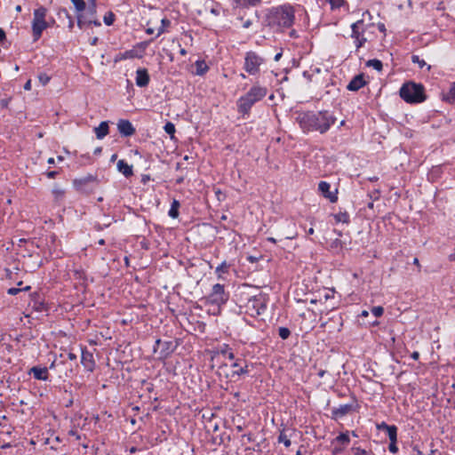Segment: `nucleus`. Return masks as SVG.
<instances>
[{"label": "nucleus", "mask_w": 455, "mask_h": 455, "mask_svg": "<svg viewBox=\"0 0 455 455\" xmlns=\"http://www.w3.org/2000/svg\"><path fill=\"white\" fill-rule=\"evenodd\" d=\"M117 170L123 173L125 178H130L133 175L132 166L128 164L124 160L117 162Z\"/></svg>", "instance_id": "5701e85b"}, {"label": "nucleus", "mask_w": 455, "mask_h": 455, "mask_svg": "<svg viewBox=\"0 0 455 455\" xmlns=\"http://www.w3.org/2000/svg\"><path fill=\"white\" fill-rule=\"evenodd\" d=\"M70 16L71 15L67 8L59 7L57 9V17L63 24H65L66 20L69 19Z\"/></svg>", "instance_id": "72a5a7b5"}, {"label": "nucleus", "mask_w": 455, "mask_h": 455, "mask_svg": "<svg viewBox=\"0 0 455 455\" xmlns=\"http://www.w3.org/2000/svg\"><path fill=\"white\" fill-rule=\"evenodd\" d=\"M399 95L405 102L410 104L422 103L427 100L424 85L411 81L402 85Z\"/></svg>", "instance_id": "39448f33"}, {"label": "nucleus", "mask_w": 455, "mask_h": 455, "mask_svg": "<svg viewBox=\"0 0 455 455\" xmlns=\"http://www.w3.org/2000/svg\"><path fill=\"white\" fill-rule=\"evenodd\" d=\"M351 451L353 455H375L371 451H366L355 445L351 448Z\"/></svg>", "instance_id": "ea45409f"}, {"label": "nucleus", "mask_w": 455, "mask_h": 455, "mask_svg": "<svg viewBox=\"0 0 455 455\" xmlns=\"http://www.w3.org/2000/svg\"><path fill=\"white\" fill-rule=\"evenodd\" d=\"M86 9H89L90 12H93L94 9H97V0H86Z\"/></svg>", "instance_id": "864d4df0"}, {"label": "nucleus", "mask_w": 455, "mask_h": 455, "mask_svg": "<svg viewBox=\"0 0 455 455\" xmlns=\"http://www.w3.org/2000/svg\"><path fill=\"white\" fill-rule=\"evenodd\" d=\"M28 374L33 375V377L37 380L46 381L49 379L47 367L34 366L29 370Z\"/></svg>", "instance_id": "a211bd4d"}, {"label": "nucleus", "mask_w": 455, "mask_h": 455, "mask_svg": "<svg viewBox=\"0 0 455 455\" xmlns=\"http://www.w3.org/2000/svg\"><path fill=\"white\" fill-rule=\"evenodd\" d=\"M47 9L40 6L34 10L32 20V36L34 41H37L43 34V31L48 28V22L45 20Z\"/></svg>", "instance_id": "423d86ee"}, {"label": "nucleus", "mask_w": 455, "mask_h": 455, "mask_svg": "<svg viewBox=\"0 0 455 455\" xmlns=\"http://www.w3.org/2000/svg\"><path fill=\"white\" fill-rule=\"evenodd\" d=\"M170 25H171V21L168 19H166V18L163 19L161 20V26L158 28L156 37H158L159 36L164 34L165 31V28L169 27Z\"/></svg>", "instance_id": "a18cd8bd"}, {"label": "nucleus", "mask_w": 455, "mask_h": 455, "mask_svg": "<svg viewBox=\"0 0 455 455\" xmlns=\"http://www.w3.org/2000/svg\"><path fill=\"white\" fill-rule=\"evenodd\" d=\"M267 93V87L254 84L244 95L237 100L238 113L243 116L249 115L253 105L264 99Z\"/></svg>", "instance_id": "7ed1b4c3"}, {"label": "nucleus", "mask_w": 455, "mask_h": 455, "mask_svg": "<svg viewBox=\"0 0 455 455\" xmlns=\"http://www.w3.org/2000/svg\"><path fill=\"white\" fill-rule=\"evenodd\" d=\"M331 185L327 181H320L318 183V190L322 194V196L327 199L331 203H336L338 201V188H335L334 191H331Z\"/></svg>", "instance_id": "ddd939ff"}, {"label": "nucleus", "mask_w": 455, "mask_h": 455, "mask_svg": "<svg viewBox=\"0 0 455 455\" xmlns=\"http://www.w3.org/2000/svg\"><path fill=\"white\" fill-rule=\"evenodd\" d=\"M366 66L371 67L374 69H376L377 71H381L383 68L382 62L378 59L369 60L368 61H366Z\"/></svg>", "instance_id": "4c0bfd02"}, {"label": "nucleus", "mask_w": 455, "mask_h": 455, "mask_svg": "<svg viewBox=\"0 0 455 455\" xmlns=\"http://www.w3.org/2000/svg\"><path fill=\"white\" fill-rule=\"evenodd\" d=\"M295 20L294 8L290 4L278 5L267 10L263 24L276 32L291 28Z\"/></svg>", "instance_id": "f03ea898"}, {"label": "nucleus", "mask_w": 455, "mask_h": 455, "mask_svg": "<svg viewBox=\"0 0 455 455\" xmlns=\"http://www.w3.org/2000/svg\"><path fill=\"white\" fill-rule=\"evenodd\" d=\"M330 5L331 10L339 9L342 7L345 4V0H326Z\"/></svg>", "instance_id": "49530a36"}, {"label": "nucleus", "mask_w": 455, "mask_h": 455, "mask_svg": "<svg viewBox=\"0 0 455 455\" xmlns=\"http://www.w3.org/2000/svg\"><path fill=\"white\" fill-rule=\"evenodd\" d=\"M96 138L98 140L104 139L109 132V125L108 121H102L99 126L94 128Z\"/></svg>", "instance_id": "4be33fe9"}, {"label": "nucleus", "mask_w": 455, "mask_h": 455, "mask_svg": "<svg viewBox=\"0 0 455 455\" xmlns=\"http://www.w3.org/2000/svg\"><path fill=\"white\" fill-rule=\"evenodd\" d=\"M180 207V203L176 200V199H173L172 202V204H171V208L168 212V215L172 218V219H176L179 217V209Z\"/></svg>", "instance_id": "2f4dec72"}, {"label": "nucleus", "mask_w": 455, "mask_h": 455, "mask_svg": "<svg viewBox=\"0 0 455 455\" xmlns=\"http://www.w3.org/2000/svg\"><path fill=\"white\" fill-rule=\"evenodd\" d=\"M153 40L154 39H150L148 41H143V42L138 43L136 44V47L141 49V51L144 52L146 50V48L148 46V44L153 42Z\"/></svg>", "instance_id": "5fc2aeb1"}, {"label": "nucleus", "mask_w": 455, "mask_h": 455, "mask_svg": "<svg viewBox=\"0 0 455 455\" xmlns=\"http://www.w3.org/2000/svg\"><path fill=\"white\" fill-rule=\"evenodd\" d=\"M330 247L335 251L336 253H339L343 250V242L340 239L336 238L331 241Z\"/></svg>", "instance_id": "58836bf2"}, {"label": "nucleus", "mask_w": 455, "mask_h": 455, "mask_svg": "<svg viewBox=\"0 0 455 455\" xmlns=\"http://www.w3.org/2000/svg\"><path fill=\"white\" fill-rule=\"evenodd\" d=\"M196 65V75L204 76L208 70L209 67L204 60H197Z\"/></svg>", "instance_id": "cd10ccee"}, {"label": "nucleus", "mask_w": 455, "mask_h": 455, "mask_svg": "<svg viewBox=\"0 0 455 455\" xmlns=\"http://www.w3.org/2000/svg\"><path fill=\"white\" fill-rule=\"evenodd\" d=\"M242 362L244 363V360L237 359L231 364V367L235 369L231 373L232 378H234L235 376L245 375L249 372L248 365L247 364L242 365Z\"/></svg>", "instance_id": "aec40b11"}, {"label": "nucleus", "mask_w": 455, "mask_h": 455, "mask_svg": "<svg viewBox=\"0 0 455 455\" xmlns=\"http://www.w3.org/2000/svg\"><path fill=\"white\" fill-rule=\"evenodd\" d=\"M337 117L329 110L302 111L296 116V122L304 132L326 133L336 123Z\"/></svg>", "instance_id": "f257e3e1"}, {"label": "nucleus", "mask_w": 455, "mask_h": 455, "mask_svg": "<svg viewBox=\"0 0 455 455\" xmlns=\"http://www.w3.org/2000/svg\"><path fill=\"white\" fill-rule=\"evenodd\" d=\"M349 443H350V438H349L348 431L339 433V435L338 436H336L331 442L332 444L338 443L344 447H347Z\"/></svg>", "instance_id": "393cba45"}, {"label": "nucleus", "mask_w": 455, "mask_h": 455, "mask_svg": "<svg viewBox=\"0 0 455 455\" xmlns=\"http://www.w3.org/2000/svg\"><path fill=\"white\" fill-rule=\"evenodd\" d=\"M368 196L370 197V199L371 201H376V200H378L379 198V190H374L371 194H368Z\"/></svg>", "instance_id": "13d9d810"}, {"label": "nucleus", "mask_w": 455, "mask_h": 455, "mask_svg": "<svg viewBox=\"0 0 455 455\" xmlns=\"http://www.w3.org/2000/svg\"><path fill=\"white\" fill-rule=\"evenodd\" d=\"M218 353L222 355H227L228 358L230 360L235 359V355L232 351V348L228 344H222L221 346H220Z\"/></svg>", "instance_id": "c756f323"}, {"label": "nucleus", "mask_w": 455, "mask_h": 455, "mask_svg": "<svg viewBox=\"0 0 455 455\" xmlns=\"http://www.w3.org/2000/svg\"><path fill=\"white\" fill-rule=\"evenodd\" d=\"M371 313L375 317H380L384 314V307L381 306L373 307Z\"/></svg>", "instance_id": "09e8293b"}, {"label": "nucleus", "mask_w": 455, "mask_h": 455, "mask_svg": "<svg viewBox=\"0 0 455 455\" xmlns=\"http://www.w3.org/2000/svg\"><path fill=\"white\" fill-rule=\"evenodd\" d=\"M278 335L282 339H287L291 336V331L287 327H279Z\"/></svg>", "instance_id": "c03bdc74"}, {"label": "nucleus", "mask_w": 455, "mask_h": 455, "mask_svg": "<svg viewBox=\"0 0 455 455\" xmlns=\"http://www.w3.org/2000/svg\"><path fill=\"white\" fill-rule=\"evenodd\" d=\"M20 291H21V289H20V288H15V287H12V288H9V289L7 290V293H8L9 295H17V294H19Z\"/></svg>", "instance_id": "052dcab7"}, {"label": "nucleus", "mask_w": 455, "mask_h": 455, "mask_svg": "<svg viewBox=\"0 0 455 455\" xmlns=\"http://www.w3.org/2000/svg\"><path fill=\"white\" fill-rule=\"evenodd\" d=\"M351 37L354 39L355 45V52H358L361 47L367 42V38L364 36V22L363 20H359L351 25Z\"/></svg>", "instance_id": "9d476101"}, {"label": "nucleus", "mask_w": 455, "mask_h": 455, "mask_svg": "<svg viewBox=\"0 0 455 455\" xmlns=\"http://www.w3.org/2000/svg\"><path fill=\"white\" fill-rule=\"evenodd\" d=\"M143 384L146 385V390L148 392V393H151L154 391L155 389V386L153 383L151 382H147L146 380L143 381Z\"/></svg>", "instance_id": "0e129e2a"}, {"label": "nucleus", "mask_w": 455, "mask_h": 455, "mask_svg": "<svg viewBox=\"0 0 455 455\" xmlns=\"http://www.w3.org/2000/svg\"><path fill=\"white\" fill-rule=\"evenodd\" d=\"M66 365V363L63 361L58 362L57 360H54L49 366L48 370H54L57 371L58 368L63 367Z\"/></svg>", "instance_id": "3c124183"}, {"label": "nucleus", "mask_w": 455, "mask_h": 455, "mask_svg": "<svg viewBox=\"0 0 455 455\" xmlns=\"http://www.w3.org/2000/svg\"><path fill=\"white\" fill-rule=\"evenodd\" d=\"M52 192L55 201L60 202L63 200L65 196V190L61 188L59 185L56 184L52 188Z\"/></svg>", "instance_id": "f704fd0d"}, {"label": "nucleus", "mask_w": 455, "mask_h": 455, "mask_svg": "<svg viewBox=\"0 0 455 455\" xmlns=\"http://www.w3.org/2000/svg\"><path fill=\"white\" fill-rule=\"evenodd\" d=\"M29 306L36 312L48 311L49 307L43 294L35 291L29 294Z\"/></svg>", "instance_id": "f8f14e48"}, {"label": "nucleus", "mask_w": 455, "mask_h": 455, "mask_svg": "<svg viewBox=\"0 0 455 455\" xmlns=\"http://www.w3.org/2000/svg\"><path fill=\"white\" fill-rule=\"evenodd\" d=\"M67 23V27L68 28L69 30H72L74 28V26H75V21H74V19L72 16L69 17V19H68L65 22V24Z\"/></svg>", "instance_id": "e2e57ef3"}, {"label": "nucleus", "mask_w": 455, "mask_h": 455, "mask_svg": "<svg viewBox=\"0 0 455 455\" xmlns=\"http://www.w3.org/2000/svg\"><path fill=\"white\" fill-rule=\"evenodd\" d=\"M376 427L378 430L385 431L387 435L395 431H398V428L395 425H388L385 421L377 424Z\"/></svg>", "instance_id": "c85d7f7f"}, {"label": "nucleus", "mask_w": 455, "mask_h": 455, "mask_svg": "<svg viewBox=\"0 0 455 455\" xmlns=\"http://www.w3.org/2000/svg\"><path fill=\"white\" fill-rule=\"evenodd\" d=\"M74 5V8L76 12V18L82 15V12L86 9V3L84 0H70Z\"/></svg>", "instance_id": "7c9ffc66"}, {"label": "nucleus", "mask_w": 455, "mask_h": 455, "mask_svg": "<svg viewBox=\"0 0 455 455\" xmlns=\"http://www.w3.org/2000/svg\"><path fill=\"white\" fill-rule=\"evenodd\" d=\"M265 62V59L255 52L250 51L245 53L243 69L250 75L254 76L259 72V67Z\"/></svg>", "instance_id": "1a4fd4ad"}, {"label": "nucleus", "mask_w": 455, "mask_h": 455, "mask_svg": "<svg viewBox=\"0 0 455 455\" xmlns=\"http://www.w3.org/2000/svg\"><path fill=\"white\" fill-rule=\"evenodd\" d=\"M162 343H163V340L161 339H157L155 341V345L153 347V352L154 353H157V350L159 349V347L161 348Z\"/></svg>", "instance_id": "680f3d73"}, {"label": "nucleus", "mask_w": 455, "mask_h": 455, "mask_svg": "<svg viewBox=\"0 0 455 455\" xmlns=\"http://www.w3.org/2000/svg\"><path fill=\"white\" fill-rule=\"evenodd\" d=\"M143 57V54H139L136 50L134 49H132V50H128V51H125L124 52H120L116 57V61L117 60H127V59H134V58H138V59H140Z\"/></svg>", "instance_id": "b1692460"}, {"label": "nucleus", "mask_w": 455, "mask_h": 455, "mask_svg": "<svg viewBox=\"0 0 455 455\" xmlns=\"http://www.w3.org/2000/svg\"><path fill=\"white\" fill-rule=\"evenodd\" d=\"M268 302V296L265 293L259 292L256 295L249 296L240 299L239 308L242 312L249 315L251 317H257L267 309Z\"/></svg>", "instance_id": "20e7f679"}, {"label": "nucleus", "mask_w": 455, "mask_h": 455, "mask_svg": "<svg viewBox=\"0 0 455 455\" xmlns=\"http://www.w3.org/2000/svg\"><path fill=\"white\" fill-rule=\"evenodd\" d=\"M77 26L79 28L83 29L84 28L90 27L91 25H93L95 27H100L101 23L97 19V16L93 19H87V17H84L82 15L77 17Z\"/></svg>", "instance_id": "412c9836"}, {"label": "nucleus", "mask_w": 455, "mask_h": 455, "mask_svg": "<svg viewBox=\"0 0 455 455\" xmlns=\"http://www.w3.org/2000/svg\"><path fill=\"white\" fill-rule=\"evenodd\" d=\"M81 363L87 371L92 372L95 369L93 355L87 350L86 347L82 348Z\"/></svg>", "instance_id": "4468645a"}, {"label": "nucleus", "mask_w": 455, "mask_h": 455, "mask_svg": "<svg viewBox=\"0 0 455 455\" xmlns=\"http://www.w3.org/2000/svg\"><path fill=\"white\" fill-rule=\"evenodd\" d=\"M230 267V264H228L226 260L222 261L215 269V273L218 277L220 278L222 274L228 273Z\"/></svg>", "instance_id": "c9c22d12"}, {"label": "nucleus", "mask_w": 455, "mask_h": 455, "mask_svg": "<svg viewBox=\"0 0 455 455\" xmlns=\"http://www.w3.org/2000/svg\"><path fill=\"white\" fill-rule=\"evenodd\" d=\"M117 130L123 137H131L136 132L132 124L127 119H119L118 120Z\"/></svg>", "instance_id": "2eb2a0df"}, {"label": "nucleus", "mask_w": 455, "mask_h": 455, "mask_svg": "<svg viewBox=\"0 0 455 455\" xmlns=\"http://www.w3.org/2000/svg\"><path fill=\"white\" fill-rule=\"evenodd\" d=\"M73 185L77 192L88 196L94 192L99 185V180L97 176L88 174L84 178L74 180Z\"/></svg>", "instance_id": "6e6552de"}, {"label": "nucleus", "mask_w": 455, "mask_h": 455, "mask_svg": "<svg viewBox=\"0 0 455 455\" xmlns=\"http://www.w3.org/2000/svg\"><path fill=\"white\" fill-rule=\"evenodd\" d=\"M397 432L398 431H395L390 435H388V438H389V445H388V451L391 452V453H397L398 452V447H397Z\"/></svg>", "instance_id": "a878e982"}, {"label": "nucleus", "mask_w": 455, "mask_h": 455, "mask_svg": "<svg viewBox=\"0 0 455 455\" xmlns=\"http://www.w3.org/2000/svg\"><path fill=\"white\" fill-rule=\"evenodd\" d=\"M411 61L413 63H416L419 65V68H423L424 67L427 66V69L429 71L431 69V66L430 65H427V63L425 62L424 60H421L419 58V56L418 55H412L411 56Z\"/></svg>", "instance_id": "a19ab883"}, {"label": "nucleus", "mask_w": 455, "mask_h": 455, "mask_svg": "<svg viewBox=\"0 0 455 455\" xmlns=\"http://www.w3.org/2000/svg\"><path fill=\"white\" fill-rule=\"evenodd\" d=\"M112 224V220L107 222V223H104V224H100L99 222H96L94 223L93 225V228L96 230V231H102L103 229L110 227V225Z\"/></svg>", "instance_id": "8fccbe9b"}, {"label": "nucleus", "mask_w": 455, "mask_h": 455, "mask_svg": "<svg viewBox=\"0 0 455 455\" xmlns=\"http://www.w3.org/2000/svg\"><path fill=\"white\" fill-rule=\"evenodd\" d=\"M443 100L450 104H455V82L451 84L448 92L443 94Z\"/></svg>", "instance_id": "bb28decb"}, {"label": "nucleus", "mask_w": 455, "mask_h": 455, "mask_svg": "<svg viewBox=\"0 0 455 455\" xmlns=\"http://www.w3.org/2000/svg\"><path fill=\"white\" fill-rule=\"evenodd\" d=\"M346 447L339 444V445H336L335 447H333V449L331 450V454L332 455H338V454H340L344 451Z\"/></svg>", "instance_id": "4d7b16f0"}, {"label": "nucleus", "mask_w": 455, "mask_h": 455, "mask_svg": "<svg viewBox=\"0 0 455 455\" xmlns=\"http://www.w3.org/2000/svg\"><path fill=\"white\" fill-rule=\"evenodd\" d=\"M358 408L356 400L353 398L352 402L346 404H340L339 407H333L331 409V419L338 420L342 419L346 415L355 411Z\"/></svg>", "instance_id": "9b49d317"}, {"label": "nucleus", "mask_w": 455, "mask_h": 455, "mask_svg": "<svg viewBox=\"0 0 455 455\" xmlns=\"http://www.w3.org/2000/svg\"><path fill=\"white\" fill-rule=\"evenodd\" d=\"M38 80L42 85H46L50 82L51 77L45 73H40L38 75Z\"/></svg>", "instance_id": "603ef678"}, {"label": "nucleus", "mask_w": 455, "mask_h": 455, "mask_svg": "<svg viewBox=\"0 0 455 455\" xmlns=\"http://www.w3.org/2000/svg\"><path fill=\"white\" fill-rule=\"evenodd\" d=\"M150 76L148 75V69L145 68H138L136 71V85L139 87H147L149 84Z\"/></svg>", "instance_id": "dca6fc26"}, {"label": "nucleus", "mask_w": 455, "mask_h": 455, "mask_svg": "<svg viewBox=\"0 0 455 455\" xmlns=\"http://www.w3.org/2000/svg\"><path fill=\"white\" fill-rule=\"evenodd\" d=\"M366 84L363 74H358L347 85V89L351 92H357Z\"/></svg>", "instance_id": "f3484780"}, {"label": "nucleus", "mask_w": 455, "mask_h": 455, "mask_svg": "<svg viewBox=\"0 0 455 455\" xmlns=\"http://www.w3.org/2000/svg\"><path fill=\"white\" fill-rule=\"evenodd\" d=\"M229 299V293L225 291L223 284L216 283L212 286L211 292L204 297L205 304L216 306L218 309L225 305Z\"/></svg>", "instance_id": "0eeeda50"}, {"label": "nucleus", "mask_w": 455, "mask_h": 455, "mask_svg": "<svg viewBox=\"0 0 455 455\" xmlns=\"http://www.w3.org/2000/svg\"><path fill=\"white\" fill-rule=\"evenodd\" d=\"M242 439H246L247 442L251 443V442H253L254 441V438L252 436V434L249 433V434H244L242 435Z\"/></svg>", "instance_id": "774afa93"}, {"label": "nucleus", "mask_w": 455, "mask_h": 455, "mask_svg": "<svg viewBox=\"0 0 455 455\" xmlns=\"http://www.w3.org/2000/svg\"><path fill=\"white\" fill-rule=\"evenodd\" d=\"M96 14H97V9H94L93 12H90L89 9H85V11L82 12V16L87 17V19H93L96 17Z\"/></svg>", "instance_id": "6e6d98bb"}, {"label": "nucleus", "mask_w": 455, "mask_h": 455, "mask_svg": "<svg viewBox=\"0 0 455 455\" xmlns=\"http://www.w3.org/2000/svg\"><path fill=\"white\" fill-rule=\"evenodd\" d=\"M333 218L336 222H342L345 224H348L350 222V217L347 212H339L335 213L333 214Z\"/></svg>", "instance_id": "473e14b6"}, {"label": "nucleus", "mask_w": 455, "mask_h": 455, "mask_svg": "<svg viewBox=\"0 0 455 455\" xmlns=\"http://www.w3.org/2000/svg\"><path fill=\"white\" fill-rule=\"evenodd\" d=\"M58 174H59V172H57V171H49V172H45V175L48 179H55Z\"/></svg>", "instance_id": "69168bd1"}, {"label": "nucleus", "mask_w": 455, "mask_h": 455, "mask_svg": "<svg viewBox=\"0 0 455 455\" xmlns=\"http://www.w3.org/2000/svg\"><path fill=\"white\" fill-rule=\"evenodd\" d=\"M116 19V15L113 12H107L103 17V21L107 26L113 25Z\"/></svg>", "instance_id": "79ce46f5"}, {"label": "nucleus", "mask_w": 455, "mask_h": 455, "mask_svg": "<svg viewBox=\"0 0 455 455\" xmlns=\"http://www.w3.org/2000/svg\"><path fill=\"white\" fill-rule=\"evenodd\" d=\"M69 396L70 397L66 401L65 405H64L66 408H70L74 404V399L72 397L71 392L69 393Z\"/></svg>", "instance_id": "338daca9"}, {"label": "nucleus", "mask_w": 455, "mask_h": 455, "mask_svg": "<svg viewBox=\"0 0 455 455\" xmlns=\"http://www.w3.org/2000/svg\"><path fill=\"white\" fill-rule=\"evenodd\" d=\"M175 347L173 346L172 341L164 340L162 343L160 351H159V359L165 360L168 358L174 351Z\"/></svg>", "instance_id": "6ab92c4d"}, {"label": "nucleus", "mask_w": 455, "mask_h": 455, "mask_svg": "<svg viewBox=\"0 0 455 455\" xmlns=\"http://www.w3.org/2000/svg\"><path fill=\"white\" fill-rule=\"evenodd\" d=\"M233 2L235 6L249 7L255 6L260 2V0H233Z\"/></svg>", "instance_id": "e433bc0d"}, {"label": "nucleus", "mask_w": 455, "mask_h": 455, "mask_svg": "<svg viewBox=\"0 0 455 455\" xmlns=\"http://www.w3.org/2000/svg\"><path fill=\"white\" fill-rule=\"evenodd\" d=\"M164 132L171 136L172 139L174 138V133L176 132L175 125L172 122H167L164 126Z\"/></svg>", "instance_id": "37998d69"}, {"label": "nucleus", "mask_w": 455, "mask_h": 455, "mask_svg": "<svg viewBox=\"0 0 455 455\" xmlns=\"http://www.w3.org/2000/svg\"><path fill=\"white\" fill-rule=\"evenodd\" d=\"M239 19L243 21L242 26H243V28H249L252 25V21L250 19H247V20H243V19L242 17H240Z\"/></svg>", "instance_id": "bf43d9fd"}, {"label": "nucleus", "mask_w": 455, "mask_h": 455, "mask_svg": "<svg viewBox=\"0 0 455 455\" xmlns=\"http://www.w3.org/2000/svg\"><path fill=\"white\" fill-rule=\"evenodd\" d=\"M278 443H283L285 447H290L291 443L289 437L285 435L284 431H282L278 436Z\"/></svg>", "instance_id": "de8ad7c7"}]
</instances>
